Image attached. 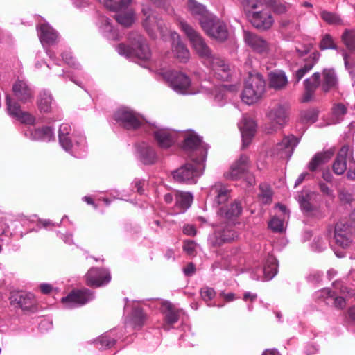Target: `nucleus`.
Returning <instances> with one entry per match:
<instances>
[{"instance_id":"f257e3e1","label":"nucleus","mask_w":355,"mask_h":355,"mask_svg":"<svg viewBox=\"0 0 355 355\" xmlns=\"http://www.w3.org/2000/svg\"><path fill=\"white\" fill-rule=\"evenodd\" d=\"M131 45L119 44L116 50L121 55L126 58H138L147 60L151 56V52L146 39L137 32H131L128 35Z\"/></svg>"},{"instance_id":"f03ea898","label":"nucleus","mask_w":355,"mask_h":355,"mask_svg":"<svg viewBox=\"0 0 355 355\" xmlns=\"http://www.w3.org/2000/svg\"><path fill=\"white\" fill-rule=\"evenodd\" d=\"M265 90L266 82L262 75L250 73L241 94L242 101L248 105L253 104L262 97Z\"/></svg>"},{"instance_id":"7ed1b4c3","label":"nucleus","mask_w":355,"mask_h":355,"mask_svg":"<svg viewBox=\"0 0 355 355\" xmlns=\"http://www.w3.org/2000/svg\"><path fill=\"white\" fill-rule=\"evenodd\" d=\"M193 163H187L172 172L173 179L180 183L187 184H196L205 169V162H200L194 157H191Z\"/></svg>"},{"instance_id":"20e7f679","label":"nucleus","mask_w":355,"mask_h":355,"mask_svg":"<svg viewBox=\"0 0 355 355\" xmlns=\"http://www.w3.org/2000/svg\"><path fill=\"white\" fill-rule=\"evenodd\" d=\"M209 147L208 144L202 142L201 137L191 130L185 134L182 144V148L190 158L194 157L200 162H205Z\"/></svg>"},{"instance_id":"39448f33","label":"nucleus","mask_w":355,"mask_h":355,"mask_svg":"<svg viewBox=\"0 0 355 355\" xmlns=\"http://www.w3.org/2000/svg\"><path fill=\"white\" fill-rule=\"evenodd\" d=\"M179 26L190 40L193 47L198 55L203 58L204 64L215 55L212 54L211 49L205 43L202 36L184 21H180Z\"/></svg>"},{"instance_id":"423d86ee","label":"nucleus","mask_w":355,"mask_h":355,"mask_svg":"<svg viewBox=\"0 0 355 355\" xmlns=\"http://www.w3.org/2000/svg\"><path fill=\"white\" fill-rule=\"evenodd\" d=\"M101 3L103 4L109 10L115 11L114 15L116 21L124 27H130L135 21L134 12L132 10H128L125 12H122L128 5L130 4L132 0H98Z\"/></svg>"},{"instance_id":"0eeeda50","label":"nucleus","mask_w":355,"mask_h":355,"mask_svg":"<svg viewBox=\"0 0 355 355\" xmlns=\"http://www.w3.org/2000/svg\"><path fill=\"white\" fill-rule=\"evenodd\" d=\"M289 106L287 104L278 103L267 113L270 124L266 127L268 134H272L282 128L289 120Z\"/></svg>"},{"instance_id":"6e6552de","label":"nucleus","mask_w":355,"mask_h":355,"mask_svg":"<svg viewBox=\"0 0 355 355\" xmlns=\"http://www.w3.org/2000/svg\"><path fill=\"white\" fill-rule=\"evenodd\" d=\"M94 298V293L89 289H73L62 297L61 301L66 308L74 309L86 304Z\"/></svg>"},{"instance_id":"1a4fd4ad","label":"nucleus","mask_w":355,"mask_h":355,"mask_svg":"<svg viewBox=\"0 0 355 355\" xmlns=\"http://www.w3.org/2000/svg\"><path fill=\"white\" fill-rule=\"evenodd\" d=\"M202 28L207 35L220 42H225L229 35L226 24L215 15L202 25Z\"/></svg>"},{"instance_id":"9d476101","label":"nucleus","mask_w":355,"mask_h":355,"mask_svg":"<svg viewBox=\"0 0 355 355\" xmlns=\"http://www.w3.org/2000/svg\"><path fill=\"white\" fill-rule=\"evenodd\" d=\"M115 121L127 130H137L143 123L140 116L128 108L119 109L114 114Z\"/></svg>"},{"instance_id":"9b49d317","label":"nucleus","mask_w":355,"mask_h":355,"mask_svg":"<svg viewBox=\"0 0 355 355\" xmlns=\"http://www.w3.org/2000/svg\"><path fill=\"white\" fill-rule=\"evenodd\" d=\"M248 17L252 25L260 31H267L274 24V19L270 12L264 8L249 11Z\"/></svg>"},{"instance_id":"f8f14e48","label":"nucleus","mask_w":355,"mask_h":355,"mask_svg":"<svg viewBox=\"0 0 355 355\" xmlns=\"http://www.w3.org/2000/svg\"><path fill=\"white\" fill-rule=\"evenodd\" d=\"M164 77L174 91L182 94L188 93L191 85L189 76L179 71H171L166 72Z\"/></svg>"},{"instance_id":"ddd939ff","label":"nucleus","mask_w":355,"mask_h":355,"mask_svg":"<svg viewBox=\"0 0 355 355\" xmlns=\"http://www.w3.org/2000/svg\"><path fill=\"white\" fill-rule=\"evenodd\" d=\"M85 277L87 286L96 288L105 286L111 281L110 271L103 268H90Z\"/></svg>"},{"instance_id":"4468645a","label":"nucleus","mask_w":355,"mask_h":355,"mask_svg":"<svg viewBox=\"0 0 355 355\" xmlns=\"http://www.w3.org/2000/svg\"><path fill=\"white\" fill-rule=\"evenodd\" d=\"M210 68L213 75L217 79L227 81L231 77V69L229 64L220 56L215 55L205 64Z\"/></svg>"},{"instance_id":"2eb2a0df","label":"nucleus","mask_w":355,"mask_h":355,"mask_svg":"<svg viewBox=\"0 0 355 355\" xmlns=\"http://www.w3.org/2000/svg\"><path fill=\"white\" fill-rule=\"evenodd\" d=\"M299 142V138L293 135L285 136L282 140L277 143L272 148V153L273 155H277L282 159H289Z\"/></svg>"},{"instance_id":"dca6fc26","label":"nucleus","mask_w":355,"mask_h":355,"mask_svg":"<svg viewBox=\"0 0 355 355\" xmlns=\"http://www.w3.org/2000/svg\"><path fill=\"white\" fill-rule=\"evenodd\" d=\"M6 105L10 116L19 121L22 123L28 125L35 124V116L28 112L22 111L19 103L11 99L9 95H6Z\"/></svg>"},{"instance_id":"f3484780","label":"nucleus","mask_w":355,"mask_h":355,"mask_svg":"<svg viewBox=\"0 0 355 355\" xmlns=\"http://www.w3.org/2000/svg\"><path fill=\"white\" fill-rule=\"evenodd\" d=\"M9 299L12 305L21 308L24 311L32 310L36 304L35 297L31 293L12 292Z\"/></svg>"},{"instance_id":"a211bd4d","label":"nucleus","mask_w":355,"mask_h":355,"mask_svg":"<svg viewBox=\"0 0 355 355\" xmlns=\"http://www.w3.org/2000/svg\"><path fill=\"white\" fill-rule=\"evenodd\" d=\"M321 75L320 72L313 73L311 77L306 78L303 82L304 93L302 96V103L311 101L315 96L318 88H321Z\"/></svg>"},{"instance_id":"6ab92c4d","label":"nucleus","mask_w":355,"mask_h":355,"mask_svg":"<svg viewBox=\"0 0 355 355\" xmlns=\"http://www.w3.org/2000/svg\"><path fill=\"white\" fill-rule=\"evenodd\" d=\"M215 246H220L225 243H230L236 240L239 233L232 224L225 223L215 232Z\"/></svg>"},{"instance_id":"aec40b11","label":"nucleus","mask_w":355,"mask_h":355,"mask_svg":"<svg viewBox=\"0 0 355 355\" xmlns=\"http://www.w3.org/2000/svg\"><path fill=\"white\" fill-rule=\"evenodd\" d=\"M250 166L249 157L246 155H241L230 167V170L225 174L227 179L236 180L242 178Z\"/></svg>"},{"instance_id":"412c9836","label":"nucleus","mask_w":355,"mask_h":355,"mask_svg":"<svg viewBox=\"0 0 355 355\" xmlns=\"http://www.w3.org/2000/svg\"><path fill=\"white\" fill-rule=\"evenodd\" d=\"M245 42L255 52L260 54H266L269 51V44L261 36L250 31L243 33Z\"/></svg>"},{"instance_id":"4be33fe9","label":"nucleus","mask_w":355,"mask_h":355,"mask_svg":"<svg viewBox=\"0 0 355 355\" xmlns=\"http://www.w3.org/2000/svg\"><path fill=\"white\" fill-rule=\"evenodd\" d=\"M12 90L15 98L22 103H26L33 99V91L25 80H17L12 85Z\"/></svg>"},{"instance_id":"5701e85b","label":"nucleus","mask_w":355,"mask_h":355,"mask_svg":"<svg viewBox=\"0 0 355 355\" xmlns=\"http://www.w3.org/2000/svg\"><path fill=\"white\" fill-rule=\"evenodd\" d=\"M187 9L190 14L198 20L201 27L214 15L209 12L204 5L196 0H188Z\"/></svg>"},{"instance_id":"b1692460","label":"nucleus","mask_w":355,"mask_h":355,"mask_svg":"<svg viewBox=\"0 0 355 355\" xmlns=\"http://www.w3.org/2000/svg\"><path fill=\"white\" fill-rule=\"evenodd\" d=\"M352 156V151L347 145L343 146L338 151L333 163L332 169L335 174L343 175L347 170V160Z\"/></svg>"},{"instance_id":"393cba45","label":"nucleus","mask_w":355,"mask_h":355,"mask_svg":"<svg viewBox=\"0 0 355 355\" xmlns=\"http://www.w3.org/2000/svg\"><path fill=\"white\" fill-rule=\"evenodd\" d=\"M321 75V90L328 93L331 90L336 89L338 86V79L335 70L332 68H325L320 73Z\"/></svg>"},{"instance_id":"a878e982","label":"nucleus","mask_w":355,"mask_h":355,"mask_svg":"<svg viewBox=\"0 0 355 355\" xmlns=\"http://www.w3.org/2000/svg\"><path fill=\"white\" fill-rule=\"evenodd\" d=\"M177 132L168 129H159L153 132V136L161 148H168L177 140Z\"/></svg>"},{"instance_id":"bb28decb","label":"nucleus","mask_w":355,"mask_h":355,"mask_svg":"<svg viewBox=\"0 0 355 355\" xmlns=\"http://www.w3.org/2000/svg\"><path fill=\"white\" fill-rule=\"evenodd\" d=\"M320 55V53L318 51H315L311 53L308 58L304 59V64L295 71L293 74L296 83H298L318 63Z\"/></svg>"},{"instance_id":"cd10ccee","label":"nucleus","mask_w":355,"mask_h":355,"mask_svg":"<svg viewBox=\"0 0 355 355\" xmlns=\"http://www.w3.org/2000/svg\"><path fill=\"white\" fill-rule=\"evenodd\" d=\"M256 128L257 124L253 119L247 117L243 119L239 128L242 135L243 148L248 146L251 143L252 139L256 132Z\"/></svg>"},{"instance_id":"c85d7f7f","label":"nucleus","mask_w":355,"mask_h":355,"mask_svg":"<svg viewBox=\"0 0 355 355\" xmlns=\"http://www.w3.org/2000/svg\"><path fill=\"white\" fill-rule=\"evenodd\" d=\"M137 151L139 160L145 165L154 164L158 159L155 148L147 144H140Z\"/></svg>"},{"instance_id":"c756f323","label":"nucleus","mask_w":355,"mask_h":355,"mask_svg":"<svg viewBox=\"0 0 355 355\" xmlns=\"http://www.w3.org/2000/svg\"><path fill=\"white\" fill-rule=\"evenodd\" d=\"M334 153L331 150L315 153L308 164V169L311 172L316 171L320 166L327 164L331 159Z\"/></svg>"},{"instance_id":"7c9ffc66","label":"nucleus","mask_w":355,"mask_h":355,"mask_svg":"<svg viewBox=\"0 0 355 355\" xmlns=\"http://www.w3.org/2000/svg\"><path fill=\"white\" fill-rule=\"evenodd\" d=\"M269 86L276 90L284 89L288 84V78L282 71H272L268 75Z\"/></svg>"},{"instance_id":"2f4dec72","label":"nucleus","mask_w":355,"mask_h":355,"mask_svg":"<svg viewBox=\"0 0 355 355\" xmlns=\"http://www.w3.org/2000/svg\"><path fill=\"white\" fill-rule=\"evenodd\" d=\"M30 138L34 141H50L54 139L53 130L49 126L31 130Z\"/></svg>"},{"instance_id":"473e14b6","label":"nucleus","mask_w":355,"mask_h":355,"mask_svg":"<svg viewBox=\"0 0 355 355\" xmlns=\"http://www.w3.org/2000/svg\"><path fill=\"white\" fill-rule=\"evenodd\" d=\"M175 207L184 212L191 205L193 195L190 192L176 191L175 193Z\"/></svg>"},{"instance_id":"72a5a7b5","label":"nucleus","mask_w":355,"mask_h":355,"mask_svg":"<svg viewBox=\"0 0 355 355\" xmlns=\"http://www.w3.org/2000/svg\"><path fill=\"white\" fill-rule=\"evenodd\" d=\"M52 102L53 97L49 91L44 89L40 92L37 99V104L40 112H49L51 110Z\"/></svg>"},{"instance_id":"f704fd0d","label":"nucleus","mask_w":355,"mask_h":355,"mask_svg":"<svg viewBox=\"0 0 355 355\" xmlns=\"http://www.w3.org/2000/svg\"><path fill=\"white\" fill-rule=\"evenodd\" d=\"M154 18L155 21H151L149 23L150 30L145 28L148 35L153 39L157 37V31H158L162 35H165L167 31V27L163 20L159 19L156 15H154Z\"/></svg>"},{"instance_id":"c9c22d12","label":"nucleus","mask_w":355,"mask_h":355,"mask_svg":"<svg viewBox=\"0 0 355 355\" xmlns=\"http://www.w3.org/2000/svg\"><path fill=\"white\" fill-rule=\"evenodd\" d=\"M147 319L146 314L144 312L142 308L135 306L132 309L131 313V323L134 329H141Z\"/></svg>"},{"instance_id":"e433bc0d","label":"nucleus","mask_w":355,"mask_h":355,"mask_svg":"<svg viewBox=\"0 0 355 355\" xmlns=\"http://www.w3.org/2000/svg\"><path fill=\"white\" fill-rule=\"evenodd\" d=\"M165 320L169 324L176 323L179 320V311L170 302H164L162 305Z\"/></svg>"},{"instance_id":"4c0bfd02","label":"nucleus","mask_w":355,"mask_h":355,"mask_svg":"<svg viewBox=\"0 0 355 355\" xmlns=\"http://www.w3.org/2000/svg\"><path fill=\"white\" fill-rule=\"evenodd\" d=\"M341 41L349 53H355V30L345 29L341 35Z\"/></svg>"},{"instance_id":"58836bf2","label":"nucleus","mask_w":355,"mask_h":355,"mask_svg":"<svg viewBox=\"0 0 355 355\" xmlns=\"http://www.w3.org/2000/svg\"><path fill=\"white\" fill-rule=\"evenodd\" d=\"M40 37L42 42L50 44L55 42L58 34L51 27L46 24H42L40 26Z\"/></svg>"},{"instance_id":"ea45409f","label":"nucleus","mask_w":355,"mask_h":355,"mask_svg":"<svg viewBox=\"0 0 355 355\" xmlns=\"http://www.w3.org/2000/svg\"><path fill=\"white\" fill-rule=\"evenodd\" d=\"M242 207L240 203L234 202L225 207L220 209V214L226 218L230 219L240 215Z\"/></svg>"},{"instance_id":"a19ab883","label":"nucleus","mask_w":355,"mask_h":355,"mask_svg":"<svg viewBox=\"0 0 355 355\" xmlns=\"http://www.w3.org/2000/svg\"><path fill=\"white\" fill-rule=\"evenodd\" d=\"M173 52L175 56L182 62H186L189 59V51L186 46L178 40L173 44Z\"/></svg>"},{"instance_id":"79ce46f5","label":"nucleus","mask_w":355,"mask_h":355,"mask_svg":"<svg viewBox=\"0 0 355 355\" xmlns=\"http://www.w3.org/2000/svg\"><path fill=\"white\" fill-rule=\"evenodd\" d=\"M322 296H326L327 300H333V306L338 309H343L346 306V301L343 297H338L335 291H331L328 288L321 291Z\"/></svg>"},{"instance_id":"37998d69","label":"nucleus","mask_w":355,"mask_h":355,"mask_svg":"<svg viewBox=\"0 0 355 355\" xmlns=\"http://www.w3.org/2000/svg\"><path fill=\"white\" fill-rule=\"evenodd\" d=\"M320 16L329 25L340 26L343 24L341 17L336 12L323 10L320 11Z\"/></svg>"},{"instance_id":"c03bdc74","label":"nucleus","mask_w":355,"mask_h":355,"mask_svg":"<svg viewBox=\"0 0 355 355\" xmlns=\"http://www.w3.org/2000/svg\"><path fill=\"white\" fill-rule=\"evenodd\" d=\"M354 227L355 224L349 223L346 218L341 219L335 225L334 233L352 236V230Z\"/></svg>"},{"instance_id":"a18cd8bd","label":"nucleus","mask_w":355,"mask_h":355,"mask_svg":"<svg viewBox=\"0 0 355 355\" xmlns=\"http://www.w3.org/2000/svg\"><path fill=\"white\" fill-rule=\"evenodd\" d=\"M277 272V263L275 258L269 257L263 268V273L267 280L272 279Z\"/></svg>"},{"instance_id":"49530a36","label":"nucleus","mask_w":355,"mask_h":355,"mask_svg":"<svg viewBox=\"0 0 355 355\" xmlns=\"http://www.w3.org/2000/svg\"><path fill=\"white\" fill-rule=\"evenodd\" d=\"M211 191L216 194V201L218 205L225 202L229 198V191L222 184H215Z\"/></svg>"},{"instance_id":"de8ad7c7","label":"nucleus","mask_w":355,"mask_h":355,"mask_svg":"<svg viewBox=\"0 0 355 355\" xmlns=\"http://www.w3.org/2000/svg\"><path fill=\"white\" fill-rule=\"evenodd\" d=\"M331 111L334 123H338L343 120L344 116L347 112V108L343 103H338L333 105Z\"/></svg>"},{"instance_id":"09e8293b","label":"nucleus","mask_w":355,"mask_h":355,"mask_svg":"<svg viewBox=\"0 0 355 355\" xmlns=\"http://www.w3.org/2000/svg\"><path fill=\"white\" fill-rule=\"evenodd\" d=\"M319 49L321 51L332 49L336 50L338 52L340 50L335 43L333 37L329 33H325L324 35H322V38L319 43Z\"/></svg>"},{"instance_id":"8fccbe9b","label":"nucleus","mask_w":355,"mask_h":355,"mask_svg":"<svg viewBox=\"0 0 355 355\" xmlns=\"http://www.w3.org/2000/svg\"><path fill=\"white\" fill-rule=\"evenodd\" d=\"M318 110L315 108H310L300 112V120L302 123H313L318 120Z\"/></svg>"},{"instance_id":"3c124183","label":"nucleus","mask_w":355,"mask_h":355,"mask_svg":"<svg viewBox=\"0 0 355 355\" xmlns=\"http://www.w3.org/2000/svg\"><path fill=\"white\" fill-rule=\"evenodd\" d=\"M94 343L99 345L100 349H105L112 347L116 343V340L114 338H111L108 334H105L94 340Z\"/></svg>"},{"instance_id":"603ef678","label":"nucleus","mask_w":355,"mask_h":355,"mask_svg":"<svg viewBox=\"0 0 355 355\" xmlns=\"http://www.w3.org/2000/svg\"><path fill=\"white\" fill-rule=\"evenodd\" d=\"M335 243L338 246L342 248H346L349 246L352 240L351 235L340 234V233H334Z\"/></svg>"},{"instance_id":"864d4df0","label":"nucleus","mask_w":355,"mask_h":355,"mask_svg":"<svg viewBox=\"0 0 355 355\" xmlns=\"http://www.w3.org/2000/svg\"><path fill=\"white\" fill-rule=\"evenodd\" d=\"M142 13L145 17V18L143 19V26L144 28L150 30L149 23L151 21H153L154 22L155 21L154 18V15H155V13L149 6H144L142 8Z\"/></svg>"},{"instance_id":"5fc2aeb1","label":"nucleus","mask_w":355,"mask_h":355,"mask_svg":"<svg viewBox=\"0 0 355 355\" xmlns=\"http://www.w3.org/2000/svg\"><path fill=\"white\" fill-rule=\"evenodd\" d=\"M268 227L275 232H282L284 231L283 220L274 217L268 223Z\"/></svg>"},{"instance_id":"6e6d98bb","label":"nucleus","mask_w":355,"mask_h":355,"mask_svg":"<svg viewBox=\"0 0 355 355\" xmlns=\"http://www.w3.org/2000/svg\"><path fill=\"white\" fill-rule=\"evenodd\" d=\"M339 53H340L343 56L346 69L351 73L354 67V61L350 60V55L352 53H349L345 49H340Z\"/></svg>"},{"instance_id":"4d7b16f0","label":"nucleus","mask_w":355,"mask_h":355,"mask_svg":"<svg viewBox=\"0 0 355 355\" xmlns=\"http://www.w3.org/2000/svg\"><path fill=\"white\" fill-rule=\"evenodd\" d=\"M200 293L201 297L205 302L211 301L216 295L214 289L207 286L202 288Z\"/></svg>"},{"instance_id":"13d9d810","label":"nucleus","mask_w":355,"mask_h":355,"mask_svg":"<svg viewBox=\"0 0 355 355\" xmlns=\"http://www.w3.org/2000/svg\"><path fill=\"white\" fill-rule=\"evenodd\" d=\"M271 8L275 14L283 15L288 11V7L285 3L275 1L271 3Z\"/></svg>"},{"instance_id":"bf43d9fd","label":"nucleus","mask_w":355,"mask_h":355,"mask_svg":"<svg viewBox=\"0 0 355 355\" xmlns=\"http://www.w3.org/2000/svg\"><path fill=\"white\" fill-rule=\"evenodd\" d=\"M245 6L248 9V15H249V11L259 10L263 8V4L258 0H246Z\"/></svg>"},{"instance_id":"052dcab7","label":"nucleus","mask_w":355,"mask_h":355,"mask_svg":"<svg viewBox=\"0 0 355 355\" xmlns=\"http://www.w3.org/2000/svg\"><path fill=\"white\" fill-rule=\"evenodd\" d=\"M299 203L301 209L306 212H310L313 210V206L309 202V196H301L299 197Z\"/></svg>"},{"instance_id":"680f3d73","label":"nucleus","mask_w":355,"mask_h":355,"mask_svg":"<svg viewBox=\"0 0 355 355\" xmlns=\"http://www.w3.org/2000/svg\"><path fill=\"white\" fill-rule=\"evenodd\" d=\"M338 196L339 200L343 203H350L353 200L352 195L345 189H340Z\"/></svg>"},{"instance_id":"e2e57ef3","label":"nucleus","mask_w":355,"mask_h":355,"mask_svg":"<svg viewBox=\"0 0 355 355\" xmlns=\"http://www.w3.org/2000/svg\"><path fill=\"white\" fill-rule=\"evenodd\" d=\"M59 142L61 146L66 150L69 151L71 150L73 144L71 138L69 135L58 136Z\"/></svg>"},{"instance_id":"0e129e2a","label":"nucleus","mask_w":355,"mask_h":355,"mask_svg":"<svg viewBox=\"0 0 355 355\" xmlns=\"http://www.w3.org/2000/svg\"><path fill=\"white\" fill-rule=\"evenodd\" d=\"M318 187L320 191L325 196H329L331 198H334V191L324 182L320 181L318 182Z\"/></svg>"},{"instance_id":"69168bd1","label":"nucleus","mask_w":355,"mask_h":355,"mask_svg":"<svg viewBox=\"0 0 355 355\" xmlns=\"http://www.w3.org/2000/svg\"><path fill=\"white\" fill-rule=\"evenodd\" d=\"M132 187L137 189V192L142 195L144 193V187L145 185V180L135 178L134 181L132 183Z\"/></svg>"},{"instance_id":"338daca9","label":"nucleus","mask_w":355,"mask_h":355,"mask_svg":"<svg viewBox=\"0 0 355 355\" xmlns=\"http://www.w3.org/2000/svg\"><path fill=\"white\" fill-rule=\"evenodd\" d=\"M196 243L193 241H185L184 242L183 250L191 256L195 254Z\"/></svg>"},{"instance_id":"774afa93","label":"nucleus","mask_w":355,"mask_h":355,"mask_svg":"<svg viewBox=\"0 0 355 355\" xmlns=\"http://www.w3.org/2000/svg\"><path fill=\"white\" fill-rule=\"evenodd\" d=\"M71 131V126L67 123H63L60 126L58 136L69 135Z\"/></svg>"}]
</instances>
